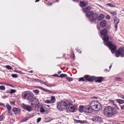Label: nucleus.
Wrapping results in <instances>:
<instances>
[{
    "label": "nucleus",
    "mask_w": 124,
    "mask_h": 124,
    "mask_svg": "<svg viewBox=\"0 0 124 124\" xmlns=\"http://www.w3.org/2000/svg\"><path fill=\"white\" fill-rule=\"evenodd\" d=\"M107 32V30L104 29L101 31L100 33L101 35L104 36L102 39L104 41V45L107 46L110 49H111V52L113 54L115 52L117 47L114 45L112 44L111 42L108 41L109 37L108 35H106Z\"/></svg>",
    "instance_id": "nucleus-1"
},
{
    "label": "nucleus",
    "mask_w": 124,
    "mask_h": 124,
    "mask_svg": "<svg viewBox=\"0 0 124 124\" xmlns=\"http://www.w3.org/2000/svg\"><path fill=\"white\" fill-rule=\"evenodd\" d=\"M117 111L110 106L107 107L104 109V113L107 117H110L116 114Z\"/></svg>",
    "instance_id": "nucleus-2"
},
{
    "label": "nucleus",
    "mask_w": 124,
    "mask_h": 124,
    "mask_svg": "<svg viewBox=\"0 0 124 124\" xmlns=\"http://www.w3.org/2000/svg\"><path fill=\"white\" fill-rule=\"evenodd\" d=\"M89 105L93 110H94L95 109H99L100 108L99 103L97 101H92L90 102Z\"/></svg>",
    "instance_id": "nucleus-3"
},
{
    "label": "nucleus",
    "mask_w": 124,
    "mask_h": 124,
    "mask_svg": "<svg viewBox=\"0 0 124 124\" xmlns=\"http://www.w3.org/2000/svg\"><path fill=\"white\" fill-rule=\"evenodd\" d=\"M33 96V93L30 91H26L24 92L22 94V96L24 99L29 100Z\"/></svg>",
    "instance_id": "nucleus-4"
},
{
    "label": "nucleus",
    "mask_w": 124,
    "mask_h": 124,
    "mask_svg": "<svg viewBox=\"0 0 124 124\" xmlns=\"http://www.w3.org/2000/svg\"><path fill=\"white\" fill-rule=\"evenodd\" d=\"M67 105L65 101L59 102L57 104V108L59 109L62 111L63 109L66 108Z\"/></svg>",
    "instance_id": "nucleus-5"
},
{
    "label": "nucleus",
    "mask_w": 124,
    "mask_h": 124,
    "mask_svg": "<svg viewBox=\"0 0 124 124\" xmlns=\"http://www.w3.org/2000/svg\"><path fill=\"white\" fill-rule=\"evenodd\" d=\"M124 47H122L119 48L118 50H117L115 53L116 56L118 57L120 55L122 57L124 54Z\"/></svg>",
    "instance_id": "nucleus-6"
},
{
    "label": "nucleus",
    "mask_w": 124,
    "mask_h": 124,
    "mask_svg": "<svg viewBox=\"0 0 124 124\" xmlns=\"http://www.w3.org/2000/svg\"><path fill=\"white\" fill-rule=\"evenodd\" d=\"M66 108L68 111L71 112H74L75 109L76 108H75L72 104L71 103H68L67 104Z\"/></svg>",
    "instance_id": "nucleus-7"
},
{
    "label": "nucleus",
    "mask_w": 124,
    "mask_h": 124,
    "mask_svg": "<svg viewBox=\"0 0 124 124\" xmlns=\"http://www.w3.org/2000/svg\"><path fill=\"white\" fill-rule=\"evenodd\" d=\"M92 120L95 123H101L102 122V118L98 116L93 117L92 118Z\"/></svg>",
    "instance_id": "nucleus-8"
},
{
    "label": "nucleus",
    "mask_w": 124,
    "mask_h": 124,
    "mask_svg": "<svg viewBox=\"0 0 124 124\" xmlns=\"http://www.w3.org/2000/svg\"><path fill=\"white\" fill-rule=\"evenodd\" d=\"M84 112L86 113H90L92 111V109L89 105L85 106Z\"/></svg>",
    "instance_id": "nucleus-9"
},
{
    "label": "nucleus",
    "mask_w": 124,
    "mask_h": 124,
    "mask_svg": "<svg viewBox=\"0 0 124 124\" xmlns=\"http://www.w3.org/2000/svg\"><path fill=\"white\" fill-rule=\"evenodd\" d=\"M22 107L23 109L28 111H31L32 109V108L31 106L26 105L24 103L22 104Z\"/></svg>",
    "instance_id": "nucleus-10"
},
{
    "label": "nucleus",
    "mask_w": 124,
    "mask_h": 124,
    "mask_svg": "<svg viewBox=\"0 0 124 124\" xmlns=\"http://www.w3.org/2000/svg\"><path fill=\"white\" fill-rule=\"evenodd\" d=\"M84 77L85 79L87 80L88 81H92L96 79V77L94 76H89L88 75H85L84 76Z\"/></svg>",
    "instance_id": "nucleus-11"
},
{
    "label": "nucleus",
    "mask_w": 124,
    "mask_h": 124,
    "mask_svg": "<svg viewBox=\"0 0 124 124\" xmlns=\"http://www.w3.org/2000/svg\"><path fill=\"white\" fill-rule=\"evenodd\" d=\"M98 14L96 13H93L92 16L91 18L90 19L91 21H95L97 19Z\"/></svg>",
    "instance_id": "nucleus-12"
},
{
    "label": "nucleus",
    "mask_w": 124,
    "mask_h": 124,
    "mask_svg": "<svg viewBox=\"0 0 124 124\" xmlns=\"http://www.w3.org/2000/svg\"><path fill=\"white\" fill-rule=\"evenodd\" d=\"M12 111L16 115L20 114V110L19 108L15 107L13 108Z\"/></svg>",
    "instance_id": "nucleus-13"
},
{
    "label": "nucleus",
    "mask_w": 124,
    "mask_h": 124,
    "mask_svg": "<svg viewBox=\"0 0 124 124\" xmlns=\"http://www.w3.org/2000/svg\"><path fill=\"white\" fill-rule=\"evenodd\" d=\"M29 100L31 102H36V104L38 103L39 102V101L37 99L34 97H33L31 99H30Z\"/></svg>",
    "instance_id": "nucleus-14"
},
{
    "label": "nucleus",
    "mask_w": 124,
    "mask_h": 124,
    "mask_svg": "<svg viewBox=\"0 0 124 124\" xmlns=\"http://www.w3.org/2000/svg\"><path fill=\"white\" fill-rule=\"evenodd\" d=\"M95 81L99 83H101V81L104 80L103 78L102 77H99L96 78V79Z\"/></svg>",
    "instance_id": "nucleus-15"
},
{
    "label": "nucleus",
    "mask_w": 124,
    "mask_h": 124,
    "mask_svg": "<svg viewBox=\"0 0 124 124\" xmlns=\"http://www.w3.org/2000/svg\"><path fill=\"white\" fill-rule=\"evenodd\" d=\"M107 22L105 20H103L101 21L100 23V26L102 27H104L106 25Z\"/></svg>",
    "instance_id": "nucleus-16"
},
{
    "label": "nucleus",
    "mask_w": 124,
    "mask_h": 124,
    "mask_svg": "<svg viewBox=\"0 0 124 124\" xmlns=\"http://www.w3.org/2000/svg\"><path fill=\"white\" fill-rule=\"evenodd\" d=\"M85 106L81 105L79 106V112H84Z\"/></svg>",
    "instance_id": "nucleus-17"
},
{
    "label": "nucleus",
    "mask_w": 124,
    "mask_h": 124,
    "mask_svg": "<svg viewBox=\"0 0 124 124\" xmlns=\"http://www.w3.org/2000/svg\"><path fill=\"white\" fill-rule=\"evenodd\" d=\"M91 9V8L89 6L85 8H83V11L84 12H86L90 10Z\"/></svg>",
    "instance_id": "nucleus-18"
},
{
    "label": "nucleus",
    "mask_w": 124,
    "mask_h": 124,
    "mask_svg": "<svg viewBox=\"0 0 124 124\" xmlns=\"http://www.w3.org/2000/svg\"><path fill=\"white\" fill-rule=\"evenodd\" d=\"M87 4V3L86 2L82 1L80 2V6L82 8L84 7Z\"/></svg>",
    "instance_id": "nucleus-19"
},
{
    "label": "nucleus",
    "mask_w": 124,
    "mask_h": 124,
    "mask_svg": "<svg viewBox=\"0 0 124 124\" xmlns=\"http://www.w3.org/2000/svg\"><path fill=\"white\" fill-rule=\"evenodd\" d=\"M93 13L92 11H90L88 12L86 14V16L88 17H90L92 16Z\"/></svg>",
    "instance_id": "nucleus-20"
},
{
    "label": "nucleus",
    "mask_w": 124,
    "mask_h": 124,
    "mask_svg": "<svg viewBox=\"0 0 124 124\" xmlns=\"http://www.w3.org/2000/svg\"><path fill=\"white\" fill-rule=\"evenodd\" d=\"M104 16L102 14H100L98 17L97 19L99 21H100L104 17Z\"/></svg>",
    "instance_id": "nucleus-21"
},
{
    "label": "nucleus",
    "mask_w": 124,
    "mask_h": 124,
    "mask_svg": "<svg viewBox=\"0 0 124 124\" xmlns=\"http://www.w3.org/2000/svg\"><path fill=\"white\" fill-rule=\"evenodd\" d=\"M115 101L119 104L124 103V100L122 99H116Z\"/></svg>",
    "instance_id": "nucleus-22"
},
{
    "label": "nucleus",
    "mask_w": 124,
    "mask_h": 124,
    "mask_svg": "<svg viewBox=\"0 0 124 124\" xmlns=\"http://www.w3.org/2000/svg\"><path fill=\"white\" fill-rule=\"evenodd\" d=\"M51 103H54L56 101V99L55 97L54 96H52L51 97L50 100Z\"/></svg>",
    "instance_id": "nucleus-23"
},
{
    "label": "nucleus",
    "mask_w": 124,
    "mask_h": 124,
    "mask_svg": "<svg viewBox=\"0 0 124 124\" xmlns=\"http://www.w3.org/2000/svg\"><path fill=\"white\" fill-rule=\"evenodd\" d=\"M114 107H112V108H114L116 110H117H117H119V108L117 107V105L115 104L114 103L113 104Z\"/></svg>",
    "instance_id": "nucleus-24"
},
{
    "label": "nucleus",
    "mask_w": 124,
    "mask_h": 124,
    "mask_svg": "<svg viewBox=\"0 0 124 124\" xmlns=\"http://www.w3.org/2000/svg\"><path fill=\"white\" fill-rule=\"evenodd\" d=\"M114 107H112V108H114L116 110H117H117H119V108L117 107V105L115 104L114 103L113 104Z\"/></svg>",
    "instance_id": "nucleus-25"
},
{
    "label": "nucleus",
    "mask_w": 124,
    "mask_h": 124,
    "mask_svg": "<svg viewBox=\"0 0 124 124\" xmlns=\"http://www.w3.org/2000/svg\"><path fill=\"white\" fill-rule=\"evenodd\" d=\"M44 84L46 85L47 86L50 87L54 86H55L54 84H46L45 83H44Z\"/></svg>",
    "instance_id": "nucleus-26"
},
{
    "label": "nucleus",
    "mask_w": 124,
    "mask_h": 124,
    "mask_svg": "<svg viewBox=\"0 0 124 124\" xmlns=\"http://www.w3.org/2000/svg\"><path fill=\"white\" fill-rule=\"evenodd\" d=\"M110 13L111 14L112 16L116 15V12L113 11L112 12H110Z\"/></svg>",
    "instance_id": "nucleus-27"
},
{
    "label": "nucleus",
    "mask_w": 124,
    "mask_h": 124,
    "mask_svg": "<svg viewBox=\"0 0 124 124\" xmlns=\"http://www.w3.org/2000/svg\"><path fill=\"white\" fill-rule=\"evenodd\" d=\"M67 75L66 74H62L60 75L59 77L60 78H62L64 77H67Z\"/></svg>",
    "instance_id": "nucleus-28"
},
{
    "label": "nucleus",
    "mask_w": 124,
    "mask_h": 124,
    "mask_svg": "<svg viewBox=\"0 0 124 124\" xmlns=\"http://www.w3.org/2000/svg\"><path fill=\"white\" fill-rule=\"evenodd\" d=\"M6 106L8 109H11V107L8 103H7Z\"/></svg>",
    "instance_id": "nucleus-29"
},
{
    "label": "nucleus",
    "mask_w": 124,
    "mask_h": 124,
    "mask_svg": "<svg viewBox=\"0 0 124 124\" xmlns=\"http://www.w3.org/2000/svg\"><path fill=\"white\" fill-rule=\"evenodd\" d=\"M86 80L85 79V78H84V77H83V78H79V81H85Z\"/></svg>",
    "instance_id": "nucleus-30"
},
{
    "label": "nucleus",
    "mask_w": 124,
    "mask_h": 124,
    "mask_svg": "<svg viewBox=\"0 0 124 124\" xmlns=\"http://www.w3.org/2000/svg\"><path fill=\"white\" fill-rule=\"evenodd\" d=\"M106 5L108 7H114V6L111 3H108L106 4Z\"/></svg>",
    "instance_id": "nucleus-31"
},
{
    "label": "nucleus",
    "mask_w": 124,
    "mask_h": 124,
    "mask_svg": "<svg viewBox=\"0 0 124 124\" xmlns=\"http://www.w3.org/2000/svg\"><path fill=\"white\" fill-rule=\"evenodd\" d=\"M86 123V121L84 120H78V123H81V124H83L84 123Z\"/></svg>",
    "instance_id": "nucleus-32"
},
{
    "label": "nucleus",
    "mask_w": 124,
    "mask_h": 124,
    "mask_svg": "<svg viewBox=\"0 0 124 124\" xmlns=\"http://www.w3.org/2000/svg\"><path fill=\"white\" fill-rule=\"evenodd\" d=\"M118 96L119 97L124 99V95H123L120 94H118Z\"/></svg>",
    "instance_id": "nucleus-33"
},
{
    "label": "nucleus",
    "mask_w": 124,
    "mask_h": 124,
    "mask_svg": "<svg viewBox=\"0 0 124 124\" xmlns=\"http://www.w3.org/2000/svg\"><path fill=\"white\" fill-rule=\"evenodd\" d=\"M0 89L1 90H4L5 89V88L4 86L1 85L0 86Z\"/></svg>",
    "instance_id": "nucleus-34"
},
{
    "label": "nucleus",
    "mask_w": 124,
    "mask_h": 124,
    "mask_svg": "<svg viewBox=\"0 0 124 124\" xmlns=\"http://www.w3.org/2000/svg\"><path fill=\"white\" fill-rule=\"evenodd\" d=\"M33 92L37 94H38L39 92V91L37 90H33Z\"/></svg>",
    "instance_id": "nucleus-35"
},
{
    "label": "nucleus",
    "mask_w": 124,
    "mask_h": 124,
    "mask_svg": "<svg viewBox=\"0 0 124 124\" xmlns=\"http://www.w3.org/2000/svg\"><path fill=\"white\" fill-rule=\"evenodd\" d=\"M45 103L47 104H51V101L50 100H47L45 101Z\"/></svg>",
    "instance_id": "nucleus-36"
},
{
    "label": "nucleus",
    "mask_w": 124,
    "mask_h": 124,
    "mask_svg": "<svg viewBox=\"0 0 124 124\" xmlns=\"http://www.w3.org/2000/svg\"><path fill=\"white\" fill-rule=\"evenodd\" d=\"M4 118V116L3 115L0 116V121H2Z\"/></svg>",
    "instance_id": "nucleus-37"
},
{
    "label": "nucleus",
    "mask_w": 124,
    "mask_h": 124,
    "mask_svg": "<svg viewBox=\"0 0 124 124\" xmlns=\"http://www.w3.org/2000/svg\"><path fill=\"white\" fill-rule=\"evenodd\" d=\"M6 67V68L9 70H11L12 69L11 67L9 65H7Z\"/></svg>",
    "instance_id": "nucleus-38"
},
{
    "label": "nucleus",
    "mask_w": 124,
    "mask_h": 124,
    "mask_svg": "<svg viewBox=\"0 0 124 124\" xmlns=\"http://www.w3.org/2000/svg\"><path fill=\"white\" fill-rule=\"evenodd\" d=\"M29 119V118L28 117H25L23 119V122H24L26 121Z\"/></svg>",
    "instance_id": "nucleus-39"
},
{
    "label": "nucleus",
    "mask_w": 124,
    "mask_h": 124,
    "mask_svg": "<svg viewBox=\"0 0 124 124\" xmlns=\"http://www.w3.org/2000/svg\"><path fill=\"white\" fill-rule=\"evenodd\" d=\"M40 112H41L43 113L45 112V109L43 107H41L40 108Z\"/></svg>",
    "instance_id": "nucleus-40"
},
{
    "label": "nucleus",
    "mask_w": 124,
    "mask_h": 124,
    "mask_svg": "<svg viewBox=\"0 0 124 124\" xmlns=\"http://www.w3.org/2000/svg\"><path fill=\"white\" fill-rule=\"evenodd\" d=\"M66 78L69 81H71L72 80V78H71L67 77Z\"/></svg>",
    "instance_id": "nucleus-41"
},
{
    "label": "nucleus",
    "mask_w": 124,
    "mask_h": 124,
    "mask_svg": "<svg viewBox=\"0 0 124 124\" xmlns=\"http://www.w3.org/2000/svg\"><path fill=\"white\" fill-rule=\"evenodd\" d=\"M16 92V90L15 89H12L11 90L10 93H15Z\"/></svg>",
    "instance_id": "nucleus-42"
},
{
    "label": "nucleus",
    "mask_w": 124,
    "mask_h": 124,
    "mask_svg": "<svg viewBox=\"0 0 124 124\" xmlns=\"http://www.w3.org/2000/svg\"><path fill=\"white\" fill-rule=\"evenodd\" d=\"M36 87L37 88H39V89H41V90H42L43 91H44V88H43L42 87H41V86H36Z\"/></svg>",
    "instance_id": "nucleus-43"
},
{
    "label": "nucleus",
    "mask_w": 124,
    "mask_h": 124,
    "mask_svg": "<svg viewBox=\"0 0 124 124\" xmlns=\"http://www.w3.org/2000/svg\"><path fill=\"white\" fill-rule=\"evenodd\" d=\"M43 91L45 92H48L49 93V92H51V91L47 89H44Z\"/></svg>",
    "instance_id": "nucleus-44"
},
{
    "label": "nucleus",
    "mask_w": 124,
    "mask_h": 124,
    "mask_svg": "<svg viewBox=\"0 0 124 124\" xmlns=\"http://www.w3.org/2000/svg\"><path fill=\"white\" fill-rule=\"evenodd\" d=\"M41 120V118L40 117L38 118L37 120V123H39V122Z\"/></svg>",
    "instance_id": "nucleus-45"
},
{
    "label": "nucleus",
    "mask_w": 124,
    "mask_h": 124,
    "mask_svg": "<svg viewBox=\"0 0 124 124\" xmlns=\"http://www.w3.org/2000/svg\"><path fill=\"white\" fill-rule=\"evenodd\" d=\"M121 78H120L116 77L115 78V80L116 81H120L121 80Z\"/></svg>",
    "instance_id": "nucleus-46"
},
{
    "label": "nucleus",
    "mask_w": 124,
    "mask_h": 124,
    "mask_svg": "<svg viewBox=\"0 0 124 124\" xmlns=\"http://www.w3.org/2000/svg\"><path fill=\"white\" fill-rule=\"evenodd\" d=\"M12 76L13 78H16L17 77V76L16 74H13L12 75Z\"/></svg>",
    "instance_id": "nucleus-47"
},
{
    "label": "nucleus",
    "mask_w": 124,
    "mask_h": 124,
    "mask_svg": "<svg viewBox=\"0 0 124 124\" xmlns=\"http://www.w3.org/2000/svg\"><path fill=\"white\" fill-rule=\"evenodd\" d=\"M109 101L110 103H112V104L114 103V102L113 100H109Z\"/></svg>",
    "instance_id": "nucleus-48"
},
{
    "label": "nucleus",
    "mask_w": 124,
    "mask_h": 124,
    "mask_svg": "<svg viewBox=\"0 0 124 124\" xmlns=\"http://www.w3.org/2000/svg\"><path fill=\"white\" fill-rule=\"evenodd\" d=\"M5 85H7V86H12V85L9 84H8V83H5Z\"/></svg>",
    "instance_id": "nucleus-49"
},
{
    "label": "nucleus",
    "mask_w": 124,
    "mask_h": 124,
    "mask_svg": "<svg viewBox=\"0 0 124 124\" xmlns=\"http://www.w3.org/2000/svg\"><path fill=\"white\" fill-rule=\"evenodd\" d=\"M106 19H110V18L109 16L108 15H107L106 16Z\"/></svg>",
    "instance_id": "nucleus-50"
},
{
    "label": "nucleus",
    "mask_w": 124,
    "mask_h": 124,
    "mask_svg": "<svg viewBox=\"0 0 124 124\" xmlns=\"http://www.w3.org/2000/svg\"><path fill=\"white\" fill-rule=\"evenodd\" d=\"M76 50L77 52L80 53H81V51H80V50H79L78 48L76 49Z\"/></svg>",
    "instance_id": "nucleus-51"
},
{
    "label": "nucleus",
    "mask_w": 124,
    "mask_h": 124,
    "mask_svg": "<svg viewBox=\"0 0 124 124\" xmlns=\"http://www.w3.org/2000/svg\"><path fill=\"white\" fill-rule=\"evenodd\" d=\"M11 109H8V113H10V115H12V114L11 113Z\"/></svg>",
    "instance_id": "nucleus-52"
},
{
    "label": "nucleus",
    "mask_w": 124,
    "mask_h": 124,
    "mask_svg": "<svg viewBox=\"0 0 124 124\" xmlns=\"http://www.w3.org/2000/svg\"><path fill=\"white\" fill-rule=\"evenodd\" d=\"M49 93H52L53 94H56L57 92H52L51 91L50 92H49Z\"/></svg>",
    "instance_id": "nucleus-53"
},
{
    "label": "nucleus",
    "mask_w": 124,
    "mask_h": 124,
    "mask_svg": "<svg viewBox=\"0 0 124 124\" xmlns=\"http://www.w3.org/2000/svg\"><path fill=\"white\" fill-rule=\"evenodd\" d=\"M119 19L117 20V22H116V23H115V24H116L117 25L119 23Z\"/></svg>",
    "instance_id": "nucleus-54"
},
{
    "label": "nucleus",
    "mask_w": 124,
    "mask_h": 124,
    "mask_svg": "<svg viewBox=\"0 0 124 124\" xmlns=\"http://www.w3.org/2000/svg\"><path fill=\"white\" fill-rule=\"evenodd\" d=\"M118 19L116 18L114 19V21L115 23H116V22H117V20Z\"/></svg>",
    "instance_id": "nucleus-55"
},
{
    "label": "nucleus",
    "mask_w": 124,
    "mask_h": 124,
    "mask_svg": "<svg viewBox=\"0 0 124 124\" xmlns=\"http://www.w3.org/2000/svg\"><path fill=\"white\" fill-rule=\"evenodd\" d=\"M121 108L122 109L124 110V104L122 106H121Z\"/></svg>",
    "instance_id": "nucleus-56"
},
{
    "label": "nucleus",
    "mask_w": 124,
    "mask_h": 124,
    "mask_svg": "<svg viewBox=\"0 0 124 124\" xmlns=\"http://www.w3.org/2000/svg\"><path fill=\"white\" fill-rule=\"evenodd\" d=\"M53 76L56 77H59L58 75L57 74H54L53 75Z\"/></svg>",
    "instance_id": "nucleus-57"
},
{
    "label": "nucleus",
    "mask_w": 124,
    "mask_h": 124,
    "mask_svg": "<svg viewBox=\"0 0 124 124\" xmlns=\"http://www.w3.org/2000/svg\"><path fill=\"white\" fill-rule=\"evenodd\" d=\"M74 121L76 123H78V120L75 119Z\"/></svg>",
    "instance_id": "nucleus-58"
},
{
    "label": "nucleus",
    "mask_w": 124,
    "mask_h": 124,
    "mask_svg": "<svg viewBox=\"0 0 124 124\" xmlns=\"http://www.w3.org/2000/svg\"><path fill=\"white\" fill-rule=\"evenodd\" d=\"M36 104H35V103H31V106H33L34 105H36Z\"/></svg>",
    "instance_id": "nucleus-59"
},
{
    "label": "nucleus",
    "mask_w": 124,
    "mask_h": 124,
    "mask_svg": "<svg viewBox=\"0 0 124 124\" xmlns=\"http://www.w3.org/2000/svg\"><path fill=\"white\" fill-rule=\"evenodd\" d=\"M15 102H12L10 103L11 104H13L14 105L15 104Z\"/></svg>",
    "instance_id": "nucleus-60"
},
{
    "label": "nucleus",
    "mask_w": 124,
    "mask_h": 124,
    "mask_svg": "<svg viewBox=\"0 0 124 124\" xmlns=\"http://www.w3.org/2000/svg\"><path fill=\"white\" fill-rule=\"evenodd\" d=\"M61 72H62L61 71H59L57 72V73L58 74H60L61 73Z\"/></svg>",
    "instance_id": "nucleus-61"
},
{
    "label": "nucleus",
    "mask_w": 124,
    "mask_h": 124,
    "mask_svg": "<svg viewBox=\"0 0 124 124\" xmlns=\"http://www.w3.org/2000/svg\"><path fill=\"white\" fill-rule=\"evenodd\" d=\"M117 25L116 24H115V29H116L117 27Z\"/></svg>",
    "instance_id": "nucleus-62"
},
{
    "label": "nucleus",
    "mask_w": 124,
    "mask_h": 124,
    "mask_svg": "<svg viewBox=\"0 0 124 124\" xmlns=\"http://www.w3.org/2000/svg\"><path fill=\"white\" fill-rule=\"evenodd\" d=\"M4 104H3L2 103H0V106H4Z\"/></svg>",
    "instance_id": "nucleus-63"
},
{
    "label": "nucleus",
    "mask_w": 124,
    "mask_h": 124,
    "mask_svg": "<svg viewBox=\"0 0 124 124\" xmlns=\"http://www.w3.org/2000/svg\"><path fill=\"white\" fill-rule=\"evenodd\" d=\"M0 84H1V85H5V83H0Z\"/></svg>",
    "instance_id": "nucleus-64"
}]
</instances>
